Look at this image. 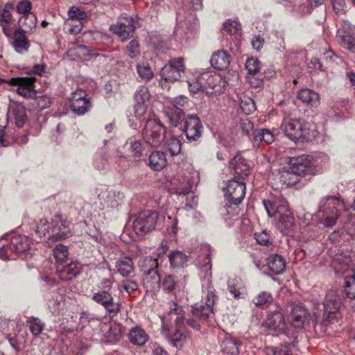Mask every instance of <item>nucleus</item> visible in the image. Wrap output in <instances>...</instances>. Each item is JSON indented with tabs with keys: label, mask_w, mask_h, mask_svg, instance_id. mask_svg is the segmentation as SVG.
<instances>
[{
	"label": "nucleus",
	"mask_w": 355,
	"mask_h": 355,
	"mask_svg": "<svg viewBox=\"0 0 355 355\" xmlns=\"http://www.w3.org/2000/svg\"><path fill=\"white\" fill-rule=\"evenodd\" d=\"M204 251V254L198 257V265L200 268L199 275L202 281V290L205 304H195L191 309L193 315L201 320L207 319L213 313V307L217 300L215 290L211 286L210 249L209 247H205Z\"/></svg>",
	"instance_id": "1"
},
{
	"label": "nucleus",
	"mask_w": 355,
	"mask_h": 355,
	"mask_svg": "<svg viewBox=\"0 0 355 355\" xmlns=\"http://www.w3.org/2000/svg\"><path fill=\"white\" fill-rule=\"evenodd\" d=\"M230 167L234 170V178L228 181L225 189V197L232 204L239 205L245 195L244 179L250 173V166L241 155H235L230 162Z\"/></svg>",
	"instance_id": "2"
},
{
	"label": "nucleus",
	"mask_w": 355,
	"mask_h": 355,
	"mask_svg": "<svg viewBox=\"0 0 355 355\" xmlns=\"http://www.w3.org/2000/svg\"><path fill=\"white\" fill-rule=\"evenodd\" d=\"M263 206L269 217L276 216L277 228L284 234L293 236L295 230V218L283 197L275 200H264Z\"/></svg>",
	"instance_id": "3"
},
{
	"label": "nucleus",
	"mask_w": 355,
	"mask_h": 355,
	"mask_svg": "<svg viewBox=\"0 0 355 355\" xmlns=\"http://www.w3.org/2000/svg\"><path fill=\"white\" fill-rule=\"evenodd\" d=\"M279 129L288 138L295 142L311 141L318 135L315 124L293 118L284 119Z\"/></svg>",
	"instance_id": "4"
},
{
	"label": "nucleus",
	"mask_w": 355,
	"mask_h": 355,
	"mask_svg": "<svg viewBox=\"0 0 355 355\" xmlns=\"http://www.w3.org/2000/svg\"><path fill=\"white\" fill-rule=\"evenodd\" d=\"M31 243V239L22 234L11 233L0 238V259L7 260L12 258V254L24 255L28 258V252Z\"/></svg>",
	"instance_id": "5"
},
{
	"label": "nucleus",
	"mask_w": 355,
	"mask_h": 355,
	"mask_svg": "<svg viewBox=\"0 0 355 355\" xmlns=\"http://www.w3.org/2000/svg\"><path fill=\"white\" fill-rule=\"evenodd\" d=\"M343 207V202L335 196H326L319 203L318 217L327 227H332L339 217L338 209Z\"/></svg>",
	"instance_id": "6"
},
{
	"label": "nucleus",
	"mask_w": 355,
	"mask_h": 355,
	"mask_svg": "<svg viewBox=\"0 0 355 355\" xmlns=\"http://www.w3.org/2000/svg\"><path fill=\"white\" fill-rule=\"evenodd\" d=\"M187 103V98L184 96H179L174 98H164L163 111L172 125L178 126L184 119V113L182 107Z\"/></svg>",
	"instance_id": "7"
},
{
	"label": "nucleus",
	"mask_w": 355,
	"mask_h": 355,
	"mask_svg": "<svg viewBox=\"0 0 355 355\" xmlns=\"http://www.w3.org/2000/svg\"><path fill=\"white\" fill-rule=\"evenodd\" d=\"M159 214L155 211L144 210L138 213L132 223V228L138 236H143L156 229Z\"/></svg>",
	"instance_id": "8"
},
{
	"label": "nucleus",
	"mask_w": 355,
	"mask_h": 355,
	"mask_svg": "<svg viewBox=\"0 0 355 355\" xmlns=\"http://www.w3.org/2000/svg\"><path fill=\"white\" fill-rule=\"evenodd\" d=\"M36 78L33 76L16 77L9 79L0 78V84L7 83L12 86H17L16 92L21 96L27 98H37Z\"/></svg>",
	"instance_id": "9"
},
{
	"label": "nucleus",
	"mask_w": 355,
	"mask_h": 355,
	"mask_svg": "<svg viewBox=\"0 0 355 355\" xmlns=\"http://www.w3.org/2000/svg\"><path fill=\"white\" fill-rule=\"evenodd\" d=\"M166 128L160 121L148 120L143 130L145 141L152 147H159L165 139Z\"/></svg>",
	"instance_id": "10"
},
{
	"label": "nucleus",
	"mask_w": 355,
	"mask_h": 355,
	"mask_svg": "<svg viewBox=\"0 0 355 355\" xmlns=\"http://www.w3.org/2000/svg\"><path fill=\"white\" fill-rule=\"evenodd\" d=\"M184 60L182 58L172 59L161 70L159 84L162 87H166V83H173L181 78V73L184 71Z\"/></svg>",
	"instance_id": "11"
},
{
	"label": "nucleus",
	"mask_w": 355,
	"mask_h": 355,
	"mask_svg": "<svg viewBox=\"0 0 355 355\" xmlns=\"http://www.w3.org/2000/svg\"><path fill=\"white\" fill-rule=\"evenodd\" d=\"M136 21L127 14H122L116 24H112L110 30L114 34L118 35L123 41L131 37L136 28Z\"/></svg>",
	"instance_id": "12"
},
{
	"label": "nucleus",
	"mask_w": 355,
	"mask_h": 355,
	"mask_svg": "<svg viewBox=\"0 0 355 355\" xmlns=\"http://www.w3.org/2000/svg\"><path fill=\"white\" fill-rule=\"evenodd\" d=\"M69 105L72 112L78 115H84L92 107L90 98L86 91L78 89L73 92L69 98Z\"/></svg>",
	"instance_id": "13"
},
{
	"label": "nucleus",
	"mask_w": 355,
	"mask_h": 355,
	"mask_svg": "<svg viewBox=\"0 0 355 355\" xmlns=\"http://www.w3.org/2000/svg\"><path fill=\"white\" fill-rule=\"evenodd\" d=\"M52 225L53 229L58 232L48 238L47 243L49 244L66 239L72 236L69 227L70 223L63 215L55 214L52 218Z\"/></svg>",
	"instance_id": "14"
},
{
	"label": "nucleus",
	"mask_w": 355,
	"mask_h": 355,
	"mask_svg": "<svg viewBox=\"0 0 355 355\" xmlns=\"http://www.w3.org/2000/svg\"><path fill=\"white\" fill-rule=\"evenodd\" d=\"M341 306V296L338 294L336 289L330 290L326 295L324 301V314H327L325 318H323L321 323L322 325H327L329 321L334 318Z\"/></svg>",
	"instance_id": "15"
},
{
	"label": "nucleus",
	"mask_w": 355,
	"mask_h": 355,
	"mask_svg": "<svg viewBox=\"0 0 355 355\" xmlns=\"http://www.w3.org/2000/svg\"><path fill=\"white\" fill-rule=\"evenodd\" d=\"M202 125L196 114L189 115L184 121V132L189 142L197 141L200 137Z\"/></svg>",
	"instance_id": "16"
},
{
	"label": "nucleus",
	"mask_w": 355,
	"mask_h": 355,
	"mask_svg": "<svg viewBox=\"0 0 355 355\" xmlns=\"http://www.w3.org/2000/svg\"><path fill=\"white\" fill-rule=\"evenodd\" d=\"M311 315L308 310L301 304L293 306L289 320L293 327L297 329H302L310 320Z\"/></svg>",
	"instance_id": "17"
},
{
	"label": "nucleus",
	"mask_w": 355,
	"mask_h": 355,
	"mask_svg": "<svg viewBox=\"0 0 355 355\" xmlns=\"http://www.w3.org/2000/svg\"><path fill=\"white\" fill-rule=\"evenodd\" d=\"M310 163V155H309L293 157L290 159V169L298 176L311 175Z\"/></svg>",
	"instance_id": "18"
},
{
	"label": "nucleus",
	"mask_w": 355,
	"mask_h": 355,
	"mask_svg": "<svg viewBox=\"0 0 355 355\" xmlns=\"http://www.w3.org/2000/svg\"><path fill=\"white\" fill-rule=\"evenodd\" d=\"M82 266L78 261L57 266L56 273L62 281H69L80 275Z\"/></svg>",
	"instance_id": "19"
},
{
	"label": "nucleus",
	"mask_w": 355,
	"mask_h": 355,
	"mask_svg": "<svg viewBox=\"0 0 355 355\" xmlns=\"http://www.w3.org/2000/svg\"><path fill=\"white\" fill-rule=\"evenodd\" d=\"M103 331L105 342L114 343L121 340L125 334V329L121 323L111 322L109 324H104Z\"/></svg>",
	"instance_id": "20"
},
{
	"label": "nucleus",
	"mask_w": 355,
	"mask_h": 355,
	"mask_svg": "<svg viewBox=\"0 0 355 355\" xmlns=\"http://www.w3.org/2000/svg\"><path fill=\"white\" fill-rule=\"evenodd\" d=\"M8 117L15 120L17 127H22L27 120L24 105L16 101H10L8 108Z\"/></svg>",
	"instance_id": "21"
},
{
	"label": "nucleus",
	"mask_w": 355,
	"mask_h": 355,
	"mask_svg": "<svg viewBox=\"0 0 355 355\" xmlns=\"http://www.w3.org/2000/svg\"><path fill=\"white\" fill-rule=\"evenodd\" d=\"M25 30L19 28L13 33L11 44L15 51L18 53H24L28 51L30 44L25 35Z\"/></svg>",
	"instance_id": "22"
},
{
	"label": "nucleus",
	"mask_w": 355,
	"mask_h": 355,
	"mask_svg": "<svg viewBox=\"0 0 355 355\" xmlns=\"http://www.w3.org/2000/svg\"><path fill=\"white\" fill-rule=\"evenodd\" d=\"M211 79H213V76L209 72H204L201 73L196 80H187L189 89L193 94L199 91H204L207 87L211 85L210 80Z\"/></svg>",
	"instance_id": "23"
},
{
	"label": "nucleus",
	"mask_w": 355,
	"mask_h": 355,
	"mask_svg": "<svg viewBox=\"0 0 355 355\" xmlns=\"http://www.w3.org/2000/svg\"><path fill=\"white\" fill-rule=\"evenodd\" d=\"M130 343L137 346H144L148 340L149 336L145 330L139 326L132 327L128 334Z\"/></svg>",
	"instance_id": "24"
},
{
	"label": "nucleus",
	"mask_w": 355,
	"mask_h": 355,
	"mask_svg": "<svg viewBox=\"0 0 355 355\" xmlns=\"http://www.w3.org/2000/svg\"><path fill=\"white\" fill-rule=\"evenodd\" d=\"M168 164V161L165 153L161 150L153 151L148 157V166L156 171H159L165 168Z\"/></svg>",
	"instance_id": "25"
},
{
	"label": "nucleus",
	"mask_w": 355,
	"mask_h": 355,
	"mask_svg": "<svg viewBox=\"0 0 355 355\" xmlns=\"http://www.w3.org/2000/svg\"><path fill=\"white\" fill-rule=\"evenodd\" d=\"M124 147L129 151L130 156L135 161H139L141 159L144 148L140 139L135 137H130L126 141Z\"/></svg>",
	"instance_id": "26"
},
{
	"label": "nucleus",
	"mask_w": 355,
	"mask_h": 355,
	"mask_svg": "<svg viewBox=\"0 0 355 355\" xmlns=\"http://www.w3.org/2000/svg\"><path fill=\"white\" fill-rule=\"evenodd\" d=\"M211 66L218 70H225L230 64V55L224 50L214 53L210 60Z\"/></svg>",
	"instance_id": "27"
},
{
	"label": "nucleus",
	"mask_w": 355,
	"mask_h": 355,
	"mask_svg": "<svg viewBox=\"0 0 355 355\" xmlns=\"http://www.w3.org/2000/svg\"><path fill=\"white\" fill-rule=\"evenodd\" d=\"M47 305L53 315H58L64 306V296L58 292H53L46 295Z\"/></svg>",
	"instance_id": "28"
},
{
	"label": "nucleus",
	"mask_w": 355,
	"mask_h": 355,
	"mask_svg": "<svg viewBox=\"0 0 355 355\" xmlns=\"http://www.w3.org/2000/svg\"><path fill=\"white\" fill-rule=\"evenodd\" d=\"M329 160V157L324 153H320L315 155H310L311 175L322 173L327 165Z\"/></svg>",
	"instance_id": "29"
},
{
	"label": "nucleus",
	"mask_w": 355,
	"mask_h": 355,
	"mask_svg": "<svg viewBox=\"0 0 355 355\" xmlns=\"http://www.w3.org/2000/svg\"><path fill=\"white\" fill-rule=\"evenodd\" d=\"M110 159V146H107V142L105 141V146L98 150L95 155L94 166L98 170L105 169L109 165Z\"/></svg>",
	"instance_id": "30"
},
{
	"label": "nucleus",
	"mask_w": 355,
	"mask_h": 355,
	"mask_svg": "<svg viewBox=\"0 0 355 355\" xmlns=\"http://www.w3.org/2000/svg\"><path fill=\"white\" fill-rule=\"evenodd\" d=\"M241 347V343L230 335L227 336L220 344L222 352L231 355H238Z\"/></svg>",
	"instance_id": "31"
},
{
	"label": "nucleus",
	"mask_w": 355,
	"mask_h": 355,
	"mask_svg": "<svg viewBox=\"0 0 355 355\" xmlns=\"http://www.w3.org/2000/svg\"><path fill=\"white\" fill-rule=\"evenodd\" d=\"M68 13L71 18V21H73L76 19L77 20L76 22L78 23L77 24H75L73 27L71 28L69 31L73 34L79 33L83 28V24L80 20L87 18V13L76 7L71 8Z\"/></svg>",
	"instance_id": "32"
},
{
	"label": "nucleus",
	"mask_w": 355,
	"mask_h": 355,
	"mask_svg": "<svg viewBox=\"0 0 355 355\" xmlns=\"http://www.w3.org/2000/svg\"><path fill=\"white\" fill-rule=\"evenodd\" d=\"M267 264L269 269L276 275L282 273L286 268L285 259L277 254H270L267 259Z\"/></svg>",
	"instance_id": "33"
},
{
	"label": "nucleus",
	"mask_w": 355,
	"mask_h": 355,
	"mask_svg": "<svg viewBox=\"0 0 355 355\" xmlns=\"http://www.w3.org/2000/svg\"><path fill=\"white\" fill-rule=\"evenodd\" d=\"M266 324L269 329L284 331L285 327L284 318L280 312L275 311L268 315Z\"/></svg>",
	"instance_id": "34"
},
{
	"label": "nucleus",
	"mask_w": 355,
	"mask_h": 355,
	"mask_svg": "<svg viewBox=\"0 0 355 355\" xmlns=\"http://www.w3.org/2000/svg\"><path fill=\"white\" fill-rule=\"evenodd\" d=\"M336 40L343 48L355 52V37L349 32H344L343 29H338Z\"/></svg>",
	"instance_id": "35"
},
{
	"label": "nucleus",
	"mask_w": 355,
	"mask_h": 355,
	"mask_svg": "<svg viewBox=\"0 0 355 355\" xmlns=\"http://www.w3.org/2000/svg\"><path fill=\"white\" fill-rule=\"evenodd\" d=\"M297 98L303 103L313 107H317L320 103V96L313 90L302 89L298 92Z\"/></svg>",
	"instance_id": "36"
},
{
	"label": "nucleus",
	"mask_w": 355,
	"mask_h": 355,
	"mask_svg": "<svg viewBox=\"0 0 355 355\" xmlns=\"http://www.w3.org/2000/svg\"><path fill=\"white\" fill-rule=\"evenodd\" d=\"M115 268L121 276L128 277L134 271V263L130 257H124L116 261Z\"/></svg>",
	"instance_id": "37"
},
{
	"label": "nucleus",
	"mask_w": 355,
	"mask_h": 355,
	"mask_svg": "<svg viewBox=\"0 0 355 355\" xmlns=\"http://www.w3.org/2000/svg\"><path fill=\"white\" fill-rule=\"evenodd\" d=\"M227 288L235 299L243 297L245 286L241 278L236 277L230 279L227 282Z\"/></svg>",
	"instance_id": "38"
},
{
	"label": "nucleus",
	"mask_w": 355,
	"mask_h": 355,
	"mask_svg": "<svg viewBox=\"0 0 355 355\" xmlns=\"http://www.w3.org/2000/svg\"><path fill=\"white\" fill-rule=\"evenodd\" d=\"M144 283L146 288L155 289L160 286L161 277L158 272V268L143 275Z\"/></svg>",
	"instance_id": "39"
},
{
	"label": "nucleus",
	"mask_w": 355,
	"mask_h": 355,
	"mask_svg": "<svg viewBox=\"0 0 355 355\" xmlns=\"http://www.w3.org/2000/svg\"><path fill=\"white\" fill-rule=\"evenodd\" d=\"M139 267L143 275L158 268L157 259L151 257H145L139 261Z\"/></svg>",
	"instance_id": "40"
},
{
	"label": "nucleus",
	"mask_w": 355,
	"mask_h": 355,
	"mask_svg": "<svg viewBox=\"0 0 355 355\" xmlns=\"http://www.w3.org/2000/svg\"><path fill=\"white\" fill-rule=\"evenodd\" d=\"M171 266L173 268L183 267L187 261V257L181 251H173L168 256Z\"/></svg>",
	"instance_id": "41"
},
{
	"label": "nucleus",
	"mask_w": 355,
	"mask_h": 355,
	"mask_svg": "<svg viewBox=\"0 0 355 355\" xmlns=\"http://www.w3.org/2000/svg\"><path fill=\"white\" fill-rule=\"evenodd\" d=\"M237 102L241 111L245 114H250L256 110L255 103L250 97L245 95L238 96Z\"/></svg>",
	"instance_id": "42"
},
{
	"label": "nucleus",
	"mask_w": 355,
	"mask_h": 355,
	"mask_svg": "<svg viewBox=\"0 0 355 355\" xmlns=\"http://www.w3.org/2000/svg\"><path fill=\"white\" fill-rule=\"evenodd\" d=\"M21 26L24 27L26 32H31L37 25V17L33 12L22 15L19 20Z\"/></svg>",
	"instance_id": "43"
},
{
	"label": "nucleus",
	"mask_w": 355,
	"mask_h": 355,
	"mask_svg": "<svg viewBox=\"0 0 355 355\" xmlns=\"http://www.w3.org/2000/svg\"><path fill=\"white\" fill-rule=\"evenodd\" d=\"M173 184L175 185L174 193L178 195L186 196L189 194L191 191V184L186 178H182L180 180H174Z\"/></svg>",
	"instance_id": "44"
},
{
	"label": "nucleus",
	"mask_w": 355,
	"mask_h": 355,
	"mask_svg": "<svg viewBox=\"0 0 355 355\" xmlns=\"http://www.w3.org/2000/svg\"><path fill=\"white\" fill-rule=\"evenodd\" d=\"M53 257L58 265L64 263L69 257V248L62 244L57 245L53 249Z\"/></svg>",
	"instance_id": "45"
},
{
	"label": "nucleus",
	"mask_w": 355,
	"mask_h": 355,
	"mask_svg": "<svg viewBox=\"0 0 355 355\" xmlns=\"http://www.w3.org/2000/svg\"><path fill=\"white\" fill-rule=\"evenodd\" d=\"M164 147L171 156L173 157L181 153L182 143L178 139L171 137L166 140Z\"/></svg>",
	"instance_id": "46"
},
{
	"label": "nucleus",
	"mask_w": 355,
	"mask_h": 355,
	"mask_svg": "<svg viewBox=\"0 0 355 355\" xmlns=\"http://www.w3.org/2000/svg\"><path fill=\"white\" fill-rule=\"evenodd\" d=\"M139 77L144 81H148L153 77V71L147 62H140L136 66Z\"/></svg>",
	"instance_id": "47"
},
{
	"label": "nucleus",
	"mask_w": 355,
	"mask_h": 355,
	"mask_svg": "<svg viewBox=\"0 0 355 355\" xmlns=\"http://www.w3.org/2000/svg\"><path fill=\"white\" fill-rule=\"evenodd\" d=\"M27 324L30 331L34 336L40 335L45 327L44 323L35 317H29L27 320Z\"/></svg>",
	"instance_id": "48"
},
{
	"label": "nucleus",
	"mask_w": 355,
	"mask_h": 355,
	"mask_svg": "<svg viewBox=\"0 0 355 355\" xmlns=\"http://www.w3.org/2000/svg\"><path fill=\"white\" fill-rule=\"evenodd\" d=\"M113 297L111 293L105 290H99L94 292L91 295V299L96 304L104 306L109 300Z\"/></svg>",
	"instance_id": "49"
},
{
	"label": "nucleus",
	"mask_w": 355,
	"mask_h": 355,
	"mask_svg": "<svg viewBox=\"0 0 355 355\" xmlns=\"http://www.w3.org/2000/svg\"><path fill=\"white\" fill-rule=\"evenodd\" d=\"M279 180L286 186L295 185L298 182V175L289 168L280 173Z\"/></svg>",
	"instance_id": "50"
},
{
	"label": "nucleus",
	"mask_w": 355,
	"mask_h": 355,
	"mask_svg": "<svg viewBox=\"0 0 355 355\" xmlns=\"http://www.w3.org/2000/svg\"><path fill=\"white\" fill-rule=\"evenodd\" d=\"M254 139L257 141H263L267 144H272L275 137L268 129H259L254 132Z\"/></svg>",
	"instance_id": "51"
},
{
	"label": "nucleus",
	"mask_w": 355,
	"mask_h": 355,
	"mask_svg": "<svg viewBox=\"0 0 355 355\" xmlns=\"http://www.w3.org/2000/svg\"><path fill=\"white\" fill-rule=\"evenodd\" d=\"M14 8V3L8 2L5 4L3 9L0 12V25L5 26L12 19L11 11Z\"/></svg>",
	"instance_id": "52"
},
{
	"label": "nucleus",
	"mask_w": 355,
	"mask_h": 355,
	"mask_svg": "<svg viewBox=\"0 0 355 355\" xmlns=\"http://www.w3.org/2000/svg\"><path fill=\"white\" fill-rule=\"evenodd\" d=\"M273 298L272 295L266 291H263L259 293L253 300V303L257 306H266L272 302Z\"/></svg>",
	"instance_id": "53"
},
{
	"label": "nucleus",
	"mask_w": 355,
	"mask_h": 355,
	"mask_svg": "<svg viewBox=\"0 0 355 355\" xmlns=\"http://www.w3.org/2000/svg\"><path fill=\"white\" fill-rule=\"evenodd\" d=\"M103 307L105 309L106 314L111 318L116 316L120 311L121 304L116 302L114 297L109 300Z\"/></svg>",
	"instance_id": "54"
},
{
	"label": "nucleus",
	"mask_w": 355,
	"mask_h": 355,
	"mask_svg": "<svg viewBox=\"0 0 355 355\" xmlns=\"http://www.w3.org/2000/svg\"><path fill=\"white\" fill-rule=\"evenodd\" d=\"M187 340V336L184 334L177 330L169 338L170 343L176 348H181L184 345Z\"/></svg>",
	"instance_id": "55"
},
{
	"label": "nucleus",
	"mask_w": 355,
	"mask_h": 355,
	"mask_svg": "<svg viewBox=\"0 0 355 355\" xmlns=\"http://www.w3.org/2000/svg\"><path fill=\"white\" fill-rule=\"evenodd\" d=\"M125 52L132 59L138 58L140 55V48L138 41L132 40L125 46Z\"/></svg>",
	"instance_id": "56"
},
{
	"label": "nucleus",
	"mask_w": 355,
	"mask_h": 355,
	"mask_svg": "<svg viewBox=\"0 0 355 355\" xmlns=\"http://www.w3.org/2000/svg\"><path fill=\"white\" fill-rule=\"evenodd\" d=\"M50 229V224L46 218H40L36 223L35 234L40 238L46 236Z\"/></svg>",
	"instance_id": "57"
},
{
	"label": "nucleus",
	"mask_w": 355,
	"mask_h": 355,
	"mask_svg": "<svg viewBox=\"0 0 355 355\" xmlns=\"http://www.w3.org/2000/svg\"><path fill=\"white\" fill-rule=\"evenodd\" d=\"M149 98L150 93L146 86H140L135 94V99L137 104H144Z\"/></svg>",
	"instance_id": "58"
},
{
	"label": "nucleus",
	"mask_w": 355,
	"mask_h": 355,
	"mask_svg": "<svg viewBox=\"0 0 355 355\" xmlns=\"http://www.w3.org/2000/svg\"><path fill=\"white\" fill-rule=\"evenodd\" d=\"M345 293L350 299L355 298V277H346L345 279Z\"/></svg>",
	"instance_id": "59"
},
{
	"label": "nucleus",
	"mask_w": 355,
	"mask_h": 355,
	"mask_svg": "<svg viewBox=\"0 0 355 355\" xmlns=\"http://www.w3.org/2000/svg\"><path fill=\"white\" fill-rule=\"evenodd\" d=\"M293 347V343H285L281 348L272 347L269 348V350L272 353V355H293L292 349Z\"/></svg>",
	"instance_id": "60"
},
{
	"label": "nucleus",
	"mask_w": 355,
	"mask_h": 355,
	"mask_svg": "<svg viewBox=\"0 0 355 355\" xmlns=\"http://www.w3.org/2000/svg\"><path fill=\"white\" fill-rule=\"evenodd\" d=\"M245 69L248 74L254 76L260 70V62L254 58H248L245 62Z\"/></svg>",
	"instance_id": "61"
},
{
	"label": "nucleus",
	"mask_w": 355,
	"mask_h": 355,
	"mask_svg": "<svg viewBox=\"0 0 355 355\" xmlns=\"http://www.w3.org/2000/svg\"><path fill=\"white\" fill-rule=\"evenodd\" d=\"M146 106L144 104H136L134 107V116L139 122L147 121Z\"/></svg>",
	"instance_id": "62"
},
{
	"label": "nucleus",
	"mask_w": 355,
	"mask_h": 355,
	"mask_svg": "<svg viewBox=\"0 0 355 355\" xmlns=\"http://www.w3.org/2000/svg\"><path fill=\"white\" fill-rule=\"evenodd\" d=\"M223 30L230 35H236L240 31V24L236 20L227 19L223 24Z\"/></svg>",
	"instance_id": "63"
},
{
	"label": "nucleus",
	"mask_w": 355,
	"mask_h": 355,
	"mask_svg": "<svg viewBox=\"0 0 355 355\" xmlns=\"http://www.w3.org/2000/svg\"><path fill=\"white\" fill-rule=\"evenodd\" d=\"M182 312V308L177 303L172 302L169 306L168 311H167L168 315H176L175 324L178 326L183 321V317L181 315Z\"/></svg>",
	"instance_id": "64"
}]
</instances>
